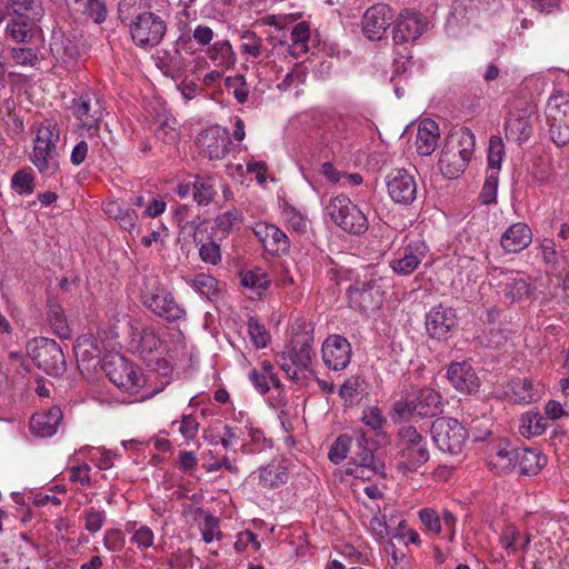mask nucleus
Here are the masks:
<instances>
[{
    "mask_svg": "<svg viewBox=\"0 0 569 569\" xmlns=\"http://www.w3.org/2000/svg\"><path fill=\"white\" fill-rule=\"evenodd\" d=\"M43 9L38 0H8L0 7V26L8 17L37 22L42 17Z\"/></svg>",
    "mask_w": 569,
    "mask_h": 569,
    "instance_id": "nucleus-25",
    "label": "nucleus"
},
{
    "mask_svg": "<svg viewBox=\"0 0 569 569\" xmlns=\"http://www.w3.org/2000/svg\"><path fill=\"white\" fill-rule=\"evenodd\" d=\"M351 308L367 312L378 309L382 302V290L373 278L357 281L347 291Z\"/></svg>",
    "mask_w": 569,
    "mask_h": 569,
    "instance_id": "nucleus-15",
    "label": "nucleus"
},
{
    "mask_svg": "<svg viewBox=\"0 0 569 569\" xmlns=\"http://www.w3.org/2000/svg\"><path fill=\"white\" fill-rule=\"evenodd\" d=\"M430 433L436 447L449 455L461 453L468 439V431L462 423L449 417L437 418Z\"/></svg>",
    "mask_w": 569,
    "mask_h": 569,
    "instance_id": "nucleus-8",
    "label": "nucleus"
},
{
    "mask_svg": "<svg viewBox=\"0 0 569 569\" xmlns=\"http://www.w3.org/2000/svg\"><path fill=\"white\" fill-rule=\"evenodd\" d=\"M439 139V127L431 119H425L418 127L416 136V148L419 154H431L437 146Z\"/></svg>",
    "mask_w": 569,
    "mask_h": 569,
    "instance_id": "nucleus-34",
    "label": "nucleus"
},
{
    "mask_svg": "<svg viewBox=\"0 0 569 569\" xmlns=\"http://www.w3.org/2000/svg\"><path fill=\"white\" fill-rule=\"evenodd\" d=\"M193 199L199 206H208L216 196L214 184L211 178L197 177L193 186Z\"/></svg>",
    "mask_w": 569,
    "mask_h": 569,
    "instance_id": "nucleus-48",
    "label": "nucleus"
},
{
    "mask_svg": "<svg viewBox=\"0 0 569 569\" xmlns=\"http://www.w3.org/2000/svg\"><path fill=\"white\" fill-rule=\"evenodd\" d=\"M263 51V40L252 30H244L240 34V52L250 58H258Z\"/></svg>",
    "mask_w": 569,
    "mask_h": 569,
    "instance_id": "nucleus-47",
    "label": "nucleus"
},
{
    "mask_svg": "<svg viewBox=\"0 0 569 569\" xmlns=\"http://www.w3.org/2000/svg\"><path fill=\"white\" fill-rule=\"evenodd\" d=\"M162 341L158 332L147 326H131L129 346L133 352L141 356L150 355L160 349Z\"/></svg>",
    "mask_w": 569,
    "mask_h": 569,
    "instance_id": "nucleus-28",
    "label": "nucleus"
},
{
    "mask_svg": "<svg viewBox=\"0 0 569 569\" xmlns=\"http://www.w3.org/2000/svg\"><path fill=\"white\" fill-rule=\"evenodd\" d=\"M78 6L77 10L93 20L96 23H102L107 19V6L104 0H83L81 3H74Z\"/></svg>",
    "mask_w": 569,
    "mask_h": 569,
    "instance_id": "nucleus-50",
    "label": "nucleus"
},
{
    "mask_svg": "<svg viewBox=\"0 0 569 569\" xmlns=\"http://www.w3.org/2000/svg\"><path fill=\"white\" fill-rule=\"evenodd\" d=\"M132 42L144 50L157 47L167 32V23L154 12L144 11L127 24Z\"/></svg>",
    "mask_w": 569,
    "mask_h": 569,
    "instance_id": "nucleus-9",
    "label": "nucleus"
},
{
    "mask_svg": "<svg viewBox=\"0 0 569 569\" xmlns=\"http://www.w3.org/2000/svg\"><path fill=\"white\" fill-rule=\"evenodd\" d=\"M288 475L286 468L280 465H268L260 468L258 475V485L264 489H271L286 483Z\"/></svg>",
    "mask_w": 569,
    "mask_h": 569,
    "instance_id": "nucleus-41",
    "label": "nucleus"
},
{
    "mask_svg": "<svg viewBox=\"0 0 569 569\" xmlns=\"http://www.w3.org/2000/svg\"><path fill=\"white\" fill-rule=\"evenodd\" d=\"M62 417V411L57 406L37 411L30 419V431L40 438L52 437L57 433Z\"/></svg>",
    "mask_w": 569,
    "mask_h": 569,
    "instance_id": "nucleus-26",
    "label": "nucleus"
},
{
    "mask_svg": "<svg viewBox=\"0 0 569 569\" xmlns=\"http://www.w3.org/2000/svg\"><path fill=\"white\" fill-rule=\"evenodd\" d=\"M282 216L287 224L297 232H305L307 229V219L293 207L287 206L282 210Z\"/></svg>",
    "mask_w": 569,
    "mask_h": 569,
    "instance_id": "nucleus-64",
    "label": "nucleus"
},
{
    "mask_svg": "<svg viewBox=\"0 0 569 569\" xmlns=\"http://www.w3.org/2000/svg\"><path fill=\"white\" fill-rule=\"evenodd\" d=\"M535 113V106L527 99L516 97L508 106L506 114L505 131L507 139L522 143L532 134L531 117Z\"/></svg>",
    "mask_w": 569,
    "mask_h": 569,
    "instance_id": "nucleus-10",
    "label": "nucleus"
},
{
    "mask_svg": "<svg viewBox=\"0 0 569 569\" xmlns=\"http://www.w3.org/2000/svg\"><path fill=\"white\" fill-rule=\"evenodd\" d=\"M361 421L371 430L378 432L383 428L387 419L378 407H367L362 411Z\"/></svg>",
    "mask_w": 569,
    "mask_h": 569,
    "instance_id": "nucleus-60",
    "label": "nucleus"
},
{
    "mask_svg": "<svg viewBox=\"0 0 569 569\" xmlns=\"http://www.w3.org/2000/svg\"><path fill=\"white\" fill-rule=\"evenodd\" d=\"M503 292L510 302H518L530 296L531 287L527 278L517 273L508 279Z\"/></svg>",
    "mask_w": 569,
    "mask_h": 569,
    "instance_id": "nucleus-43",
    "label": "nucleus"
},
{
    "mask_svg": "<svg viewBox=\"0 0 569 569\" xmlns=\"http://www.w3.org/2000/svg\"><path fill=\"white\" fill-rule=\"evenodd\" d=\"M475 143V134L467 128L451 133L446 139L439 158L441 173L449 179L458 178L463 173L472 158Z\"/></svg>",
    "mask_w": 569,
    "mask_h": 569,
    "instance_id": "nucleus-1",
    "label": "nucleus"
},
{
    "mask_svg": "<svg viewBox=\"0 0 569 569\" xmlns=\"http://www.w3.org/2000/svg\"><path fill=\"white\" fill-rule=\"evenodd\" d=\"M443 400L437 390L423 387L415 391L406 400H399L393 405V420L409 419L412 416L420 418L437 417L443 412Z\"/></svg>",
    "mask_w": 569,
    "mask_h": 569,
    "instance_id": "nucleus-3",
    "label": "nucleus"
},
{
    "mask_svg": "<svg viewBox=\"0 0 569 569\" xmlns=\"http://www.w3.org/2000/svg\"><path fill=\"white\" fill-rule=\"evenodd\" d=\"M393 22L392 39L396 44L415 42L428 28L427 18L410 10L402 11Z\"/></svg>",
    "mask_w": 569,
    "mask_h": 569,
    "instance_id": "nucleus-16",
    "label": "nucleus"
},
{
    "mask_svg": "<svg viewBox=\"0 0 569 569\" xmlns=\"http://www.w3.org/2000/svg\"><path fill=\"white\" fill-rule=\"evenodd\" d=\"M429 247L422 239L409 241L405 247L398 250L395 258L390 260L391 270L398 276L411 274L427 258Z\"/></svg>",
    "mask_w": 569,
    "mask_h": 569,
    "instance_id": "nucleus-14",
    "label": "nucleus"
},
{
    "mask_svg": "<svg viewBox=\"0 0 569 569\" xmlns=\"http://www.w3.org/2000/svg\"><path fill=\"white\" fill-rule=\"evenodd\" d=\"M187 283L208 300H216L219 297V282L210 274L198 273L188 279Z\"/></svg>",
    "mask_w": 569,
    "mask_h": 569,
    "instance_id": "nucleus-40",
    "label": "nucleus"
},
{
    "mask_svg": "<svg viewBox=\"0 0 569 569\" xmlns=\"http://www.w3.org/2000/svg\"><path fill=\"white\" fill-rule=\"evenodd\" d=\"M548 427L547 418L539 411H528L521 415L519 431L525 438H533L542 435Z\"/></svg>",
    "mask_w": 569,
    "mask_h": 569,
    "instance_id": "nucleus-38",
    "label": "nucleus"
},
{
    "mask_svg": "<svg viewBox=\"0 0 569 569\" xmlns=\"http://www.w3.org/2000/svg\"><path fill=\"white\" fill-rule=\"evenodd\" d=\"M310 39V27L308 22L302 21L296 24L290 33L292 54L305 53L308 51Z\"/></svg>",
    "mask_w": 569,
    "mask_h": 569,
    "instance_id": "nucleus-49",
    "label": "nucleus"
},
{
    "mask_svg": "<svg viewBox=\"0 0 569 569\" xmlns=\"http://www.w3.org/2000/svg\"><path fill=\"white\" fill-rule=\"evenodd\" d=\"M230 144L229 131L221 127H211L198 137L201 152L210 160L223 159L229 152Z\"/></svg>",
    "mask_w": 569,
    "mask_h": 569,
    "instance_id": "nucleus-21",
    "label": "nucleus"
},
{
    "mask_svg": "<svg viewBox=\"0 0 569 569\" xmlns=\"http://www.w3.org/2000/svg\"><path fill=\"white\" fill-rule=\"evenodd\" d=\"M102 210L109 218L114 219L123 230L132 231L137 226V212L122 202L117 200L106 201L102 204Z\"/></svg>",
    "mask_w": 569,
    "mask_h": 569,
    "instance_id": "nucleus-35",
    "label": "nucleus"
},
{
    "mask_svg": "<svg viewBox=\"0 0 569 569\" xmlns=\"http://www.w3.org/2000/svg\"><path fill=\"white\" fill-rule=\"evenodd\" d=\"M312 341L313 339L308 335L301 336L293 341L289 351L277 353L278 366L292 381L301 382L307 378V371L315 355Z\"/></svg>",
    "mask_w": 569,
    "mask_h": 569,
    "instance_id": "nucleus-6",
    "label": "nucleus"
},
{
    "mask_svg": "<svg viewBox=\"0 0 569 569\" xmlns=\"http://www.w3.org/2000/svg\"><path fill=\"white\" fill-rule=\"evenodd\" d=\"M507 396L516 403L528 405L540 398L538 388L528 378L512 379L508 385Z\"/></svg>",
    "mask_w": 569,
    "mask_h": 569,
    "instance_id": "nucleus-36",
    "label": "nucleus"
},
{
    "mask_svg": "<svg viewBox=\"0 0 569 569\" xmlns=\"http://www.w3.org/2000/svg\"><path fill=\"white\" fill-rule=\"evenodd\" d=\"M12 188L20 194H31L34 190V178L26 170H18L11 179Z\"/></svg>",
    "mask_w": 569,
    "mask_h": 569,
    "instance_id": "nucleus-57",
    "label": "nucleus"
},
{
    "mask_svg": "<svg viewBox=\"0 0 569 569\" xmlns=\"http://www.w3.org/2000/svg\"><path fill=\"white\" fill-rule=\"evenodd\" d=\"M144 7V0H121L118 6L119 19L122 23L128 24L139 14H143Z\"/></svg>",
    "mask_w": 569,
    "mask_h": 569,
    "instance_id": "nucleus-54",
    "label": "nucleus"
},
{
    "mask_svg": "<svg viewBox=\"0 0 569 569\" xmlns=\"http://www.w3.org/2000/svg\"><path fill=\"white\" fill-rule=\"evenodd\" d=\"M170 293L157 276L148 274L143 278L140 288V301L148 310L154 313L160 308L159 305L161 302H168L166 299Z\"/></svg>",
    "mask_w": 569,
    "mask_h": 569,
    "instance_id": "nucleus-30",
    "label": "nucleus"
},
{
    "mask_svg": "<svg viewBox=\"0 0 569 569\" xmlns=\"http://www.w3.org/2000/svg\"><path fill=\"white\" fill-rule=\"evenodd\" d=\"M530 542L528 535L521 532L513 526H507L500 535L501 547L515 553L519 548H526Z\"/></svg>",
    "mask_w": 569,
    "mask_h": 569,
    "instance_id": "nucleus-44",
    "label": "nucleus"
},
{
    "mask_svg": "<svg viewBox=\"0 0 569 569\" xmlns=\"http://www.w3.org/2000/svg\"><path fill=\"white\" fill-rule=\"evenodd\" d=\"M397 448L399 467L405 471L415 472L429 460L427 439L412 426L398 430Z\"/></svg>",
    "mask_w": 569,
    "mask_h": 569,
    "instance_id": "nucleus-4",
    "label": "nucleus"
},
{
    "mask_svg": "<svg viewBox=\"0 0 569 569\" xmlns=\"http://www.w3.org/2000/svg\"><path fill=\"white\" fill-rule=\"evenodd\" d=\"M395 12L391 7L378 3L370 7L362 17V32L369 40H381L393 23Z\"/></svg>",
    "mask_w": 569,
    "mask_h": 569,
    "instance_id": "nucleus-19",
    "label": "nucleus"
},
{
    "mask_svg": "<svg viewBox=\"0 0 569 569\" xmlns=\"http://www.w3.org/2000/svg\"><path fill=\"white\" fill-rule=\"evenodd\" d=\"M168 302H161L156 316L164 318L169 322L178 321L186 318V310L174 300L172 293L166 299Z\"/></svg>",
    "mask_w": 569,
    "mask_h": 569,
    "instance_id": "nucleus-52",
    "label": "nucleus"
},
{
    "mask_svg": "<svg viewBox=\"0 0 569 569\" xmlns=\"http://www.w3.org/2000/svg\"><path fill=\"white\" fill-rule=\"evenodd\" d=\"M365 380L359 376H351L341 385L339 396L346 406L357 405L365 393Z\"/></svg>",
    "mask_w": 569,
    "mask_h": 569,
    "instance_id": "nucleus-42",
    "label": "nucleus"
},
{
    "mask_svg": "<svg viewBox=\"0 0 569 569\" xmlns=\"http://www.w3.org/2000/svg\"><path fill=\"white\" fill-rule=\"evenodd\" d=\"M10 59L17 66L22 67H34L39 61L36 51L31 48L26 47H12L9 50Z\"/></svg>",
    "mask_w": 569,
    "mask_h": 569,
    "instance_id": "nucleus-55",
    "label": "nucleus"
},
{
    "mask_svg": "<svg viewBox=\"0 0 569 569\" xmlns=\"http://www.w3.org/2000/svg\"><path fill=\"white\" fill-rule=\"evenodd\" d=\"M47 313L53 332L60 338H69L71 330L67 323L62 307L58 303H49Z\"/></svg>",
    "mask_w": 569,
    "mask_h": 569,
    "instance_id": "nucleus-45",
    "label": "nucleus"
},
{
    "mask_svg": "<svg viewBox=\"0 0 569 569\" xmlns=\"http://www.w3.org/2000/svg\"><path fill=\"white\" fill-rule=\"evenodd\" d=\"M426 330L430 338L446 340L458 326L456 310L438 305L426 315Z\"/></svg>",
    "mask_w": 569,
    "mask_h": 569,
    "instance_id": "nucleus-17",
    "label": "nucleus"
},
{
    "mask_svg": "<svg viewBox=\"0 0 569 569\" xmlns=\"http://www.w3.org/2000/svg\"><path fill=\"white\" fill-rule=\"evenodd\" d=\"M447 378L452 387L461 393L477 392L480 387V380L475 369L466 360L452 362L447 370Z\"/></svg>",
    "mask_w": 569,
    "mask_h": 569,
    "instance_id": "nucleus-24",
    "label": "nucleus"
},
{
    "mask_svg": "<svg viewBox=\"0 0 569 569\" xmlns=\"http://www.w3.org/2000/svg\"><path fill=\"white\" fill-rule=\"evenodd\" d=\"M547 465V457L538 449L518 448L515 456V469L520 475L535 476Z\"/></svg>",
    "mask_w": 569,
    "mask_h": 569,
    "instance_id": "nucleus-33",
    "label": "nucleus"
},
{
    "mask_svg": "<svg viewBox=\"0 0 569 569\" xmlns=\"http://www.w3.org/2000/svg\"><path fill=\"white\" fill-rule=\"evenodd\" d=\"M325 211L332 222L345 232L360 236L368 230L367 214L345 194L331 198Z\"/></svg>",
    "mask_w": 569,
    "mask_h": 569,
    "instance_id": "nucleus-5",
    "label": "nucleus"
},
{
    "mask_svg": "<svg viewBox=\"0 0 569 569\" xmlns=\"http://www.w3.org/2000/svg\"><path fill=\"white\" fill-rule=\"evenodd\" d=\"M73 113L87 130L89 137L99 132L100 122L104 113L103 101L94 91H87L73 100Z\"/></svg>",
    "mask_w": 569,
    "mask_h": 569,
    "instance_id": "nucleus-13",
    "label": "nucleus"
},
{
    "mask_svg": "<svg viewBox=\"0 0 569 569\" xmlns=\"http://www.w3.org/2000/svg\"><path fill=\"white\" fill-rule=\"evenodd\" d=\"M531 241V229L523 222H517L502 233L500 244L505 252L517 253L529 247Z\"/></svg>",
    "mask_w": 569,
    "mask_h": 569,
    "instance_id": "nucleus-31",
    "label": "nucleus"
},
{
    "mask_svg": "<svg viewBox=\"0 0 569 569\" xmlns=\"http://www.w3.org/2000/svg\"><path fill=\"white\" fill-rule=\"evenodd\" d=\"M81 519L84 522L86 530L93 535L100 531L107 522V512L101 507H87L81 513Z\"/></svg>",
    "mask_w": 569,
    "mask_h": 569,
    "instance_id": "nucleus-46",
    "label": "nucleus"
},
{
    "mask_svg": "<svg viewBox=\"0 0 569 569\" xmlns=\"http://www.w3.org/2000/svg\"><path fill=\"white\" fill-rule=\"evenodd\" d=\"M201 535L204 542L210 543L213 539H220L222 533L219 531V521L216 517L204 513L201 525Z\"/></svg>",
    "mask_w": 569,
    "mask_h": 569,
    "instance_id": "nucleus-63",
    "label": "nucleus"
},
{
    "mask_svg": "<svg viewBox=\"0 0 569 569\" xmlns=\"http://www.w3.org/2000/svg\"><path fill=\"white\" fill-rule=\"evenodd\" d=\"M321 352L325 365L335 371L346 369L352 357L351 343L340 335L328 336L322 343Z\"/></svg>",
    "mask_w": 569,
    "mask_h": 569,
    "instance_id": "nucleus-18",
    "label": "nucleus"
},
{
    "mask_svg": "<svg viewBox=\"0 0 569 569\" xmlns=\"http://www.w3.org/2000/svg\"><path fill=\"white\" fill-rule=\"evenodd\" d=\"M242 212L236 208L219 214L216 220V228L224 233L233 232L242 222Z\"/></svg>",
    "mask_w": 569,
    "mask_h": 569,
    "instance_id": "nucleus-51",
    "label": "nucleus"
},
{
    "mask_svg": "<svg viewBox=\"0 0 569 569\" xmlns=\"http://www.w3.org/2000/svg\"><path fill=\"white\" fill-rule=\"evenodd\" d=\"M543 313L555 318L569 316V279L551 286L540 301Z\"/></svg>",
    "mask_w": 569,
    "mask_h": 569,
    "instance_id": "nucleus-22",
    "label": "nucleus"
},
{
    "mask_svg": "<svg viewBox=\"0 0 569 569\" xmlns=\"http://www.w3.org/2000/svg\"><path fill=\"white\" fill-rule=\"evenodd\" d=\"M253 233L262 243L266 251L271 254L286 253L290 248L287 234L276 224L264 221L257 222L253 227Z\"/></svg>",
    "mask_w": 569,
    "mask_h": 569,
    "instance_id": "nucleus-23",
    "label": "nucleus"
},
{
    "mask_svg": "<svg viewBox=\"0 0 569 569\" xmlns=\"http://www.w3.org/2000/svg\"><path fill=\"white\" fill-rule=\"evenodd\" d=\"M168 302H161L156 316L164 318L169 322L178 321L186 318V310L174 300L172 293L166 299Z\"/></svg>",
    "mask_w": 569,
    "mask_h": 569,
    "instance_id": "nucleus-53",
    "label": "nucleus"
},
{
    "mask_svg": "<svg viewBox=\"0 0 569 569\" xmlns=\"http://www.w3.org/2000/svg\"><path fill=\"white\" fill-rule=\"evenodd\" d=\"M420 521L425 529L433 535L441 532L440 515L432 508H422L418 511Z\"/></svg>",
    "mask_w": 569,
    "mask_h": 569,
    "instance_id": "nucleus-58",
    "label": "nucleus"
},
{
    "mask_svg": "<svg viewBox=\"0 0 569 569\" xmlns=\"http://www.w3.org/2000/svg\"><path fill=\"white\" fill-rule=\"evenodd\" d=\"M27 352L34 365L47 375L58 376L66 369L61 347L52 339L39 337L27 343Z\"/></svg>",
    "mask_w": 569,
    "mask_h": 569,
    "instance_id": "nucleus-11",
    "label": "nucleus"
},
{
    "mask_svg": "<svg viewBox=\"0 0 569 569\" xmlns=\"http://www.w3.org/2000/svg\"><path fill=\"white\" fill-rule=\"evenodd\" d=\"M60 128L52 119H44L37 128L30 160L42 176L51 177L60 168L57 150Z\"/></svg>",
    "mask_w": 569,
    "mask_h": 569,
    "instance_id": "nucleus-2",
    "label": "nucleus"
},
{
    "mask_svg": "<svg viewBox=\"0 0 569 569\" xmlns=\"http://www.w3.org/2000/svg\"><path fill=\"white\" fill-rule=\"evenodd\" d=\"M386 552L390 555V560L388 561L390 569H410V559L405 552L397 549L393 542H388L386 546Z\"/></svg>",
    "mask_w": 569,
    "mask_h": 569,
    "instance_id": "nucleus-62",
    "label": "nucleus"
},
{
    "mask_svg": "<svg viewBox=\"0 0 569 569\" xmlns=\"http://www.w3.org/2000/svg\"><path fill=\"white\" fill-rule=\"evenodd\" d=\"M102 370L114 386L131 395L138 393L146 383L141 370L118 353L103 358Z\"/></svg>",
    "mask_w": 569,
    "mask_h": 569,
    "instance_id": "nucleus-7",
    "label": "nucleus"
},
{
    "mask_svg": "<svg viewBox=\"0 0 569 569\" xmlns=\"http://www.w3.org/2000/svg\"><path fill=\"white\" fill-rule=\"evenodd\" d=\"M244 428L249 441L241 445L240 451L243 455L259 453L273 447L272 439L268 438L261 428L249 421L246 423Z\"/></svg>",
    "mask_w": 569,
    "mask_h": 569,
    "instance_id": "nucleus-37",
    "label": "nucleus"
},
{
    "mask_svg": "<svg viewBox=\"0 0 569 569\" xmlns=\"http://www.w3.org/2000/svg\"><path fill=\"white\" fill-rule=\"evenodd\" d=\"M387 189L390 198L400 204H410L417 197L415 176L406 169H393L387 176Z\"/></svg>",
    "mask_w": 569,
    "mask_h": 569,
    "instance_id": "nucleus-20",
    "label": "nucleus"
},
{
    "mask_svg": "<svg viewBox=\"0 0 569 569\" xmlns=\"http://www.w3.org/2000/svg\"><path fill=\"white\" fill-rule=\"evenodd\" d=\"M517 450L507 439H499L489 447L488 465L499 473L513 470Z\"/></svg>",
    "mask_w": 569,
    "mask_h": 569,
    "instance_id": "nucleus-29",
    "label": "nucleus"
},
{
    "mask_svg": "<svg viewBox=\"0 0 569 569\" xmlns=\"http://www.w3.org/2000/svg\"><path fill=\"white\" fill-rule=\"evenodd\" d=\"M4 27L6 37L11 39L14 42H27L32 38V29L34 27V22H30L22 19H14L13 17H8Z\"/></svg>",
    "mask_w": 569,
    "mask_h": 569,
    "instance_id": "nucleus-39",
    "label": "nucleus"
},
{
    "mask_svg": "<svg viewBox=\"0 0 569 569\" xmlns=\"http://www.w3.org/2000/svg\"><path fill=\"white\" fill-rule=\"evenodd\" d=\"M240 282L250 299H262L270 287L271 280L261 268H254L241 272Z\"/></svg>",
    "mask_w": 569,
    "mask_h": 569,
    "instance_id": "nucleus-32",
    "label": "nucleus"
},
{
    "mask_svg": "<svg viewBox=\"0 0 569 569\" xmlns=\"http://www.w3.org/2000/svg\"><path fill=\"white\" fill-rule=\"evenodd\" d=\"M248 333L257 348H264L269 341V333L258 319L250 318L248 321Z\"/></svg>",
    "mask_w": 569,
    "mask_h": 569,
    "instance_id": "nucleus-59",
    "label": "nucleus"
},
{
    "mask_svg": "<svg viewBox=\"0 0 569 569\" xmlns=\"http://www.w3.org/2000/svg\"><path fill=\"white\" fill-rule=\"evenodd\" d=\"M503 154L505 147L501 138L491 137L488 148V164L492 171L498 170L500 168Z\"/></svg>",
    "mask_w": 569,
    "mask_h": 569,
    "instance_id": "nucleus-61",
    "label": "nucleus"
},
{
    "mask_svg": "<svg viewBox=\"0 0 569 569\" xmlns=\"http://www.w3.org/2000/svg\"><path fill=\"white\" fill-rule=\"evenodd\" d=\"M350 442V437L347 435H340L329 450V460L336 465L342 462L349 452Z\"/></svg>",
    "mask_w": 569,
    "mask_h": 569,
    "instance_id": "nucleus-56",
    "label": "nucleus"
},
{
    "mask_svg": "<svg viewBox=\"0 0 569 569\" xmlns=\"http://www.w3.org/2000/svg\"><path fill=\"white\" fill-rule=\"evenodd\" d=\"M382 468L383 465L376 460L372 449L359 443V451L349 463L347 473L355 478L369 480L371 477L379 473Z\"/></svg>",
    "mask_w": 569,
    "mask_h": 569,
    "instance_id": "nucleus-27",
    "label": "nucleus"
},
{
    "mask_svg": "<svg viewBox=\"0 0 569 569\" xmlns=\"http://www.w3.org/2000/svg\"><path fill=\"white\" fill-rule=\"evenodd\" d=\"M546 118L552 141L557 146L569 142V93L555 91L546 106Z\"/></svg>",
    "mask_w": 569,
    "mask_h": 569,
    "instance_id": "nucleus-12",
    "label": "nucleus"
}]
</instances>
